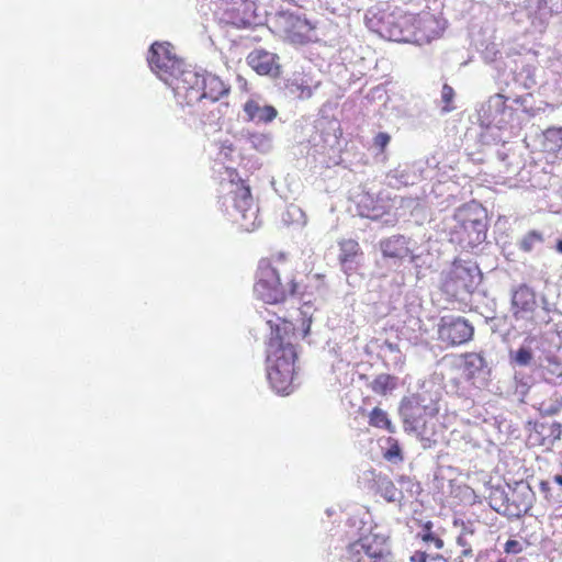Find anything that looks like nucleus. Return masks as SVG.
<instances>
[{
    "label": "nucleus",
    "instance_id": "1",
    "mask_svg": "<svg viewBox=\"0 0 562 562\" xmlns=\"http://www.w3.org/2000/svg\"><path fill=\"white\" fill-rule=\"evenodd\" d=\"M267 324L271 328L266 359L268 380L278 393L289 394L293 390L296 374L297 353L290 340L294 327L284 317H278L277 322L268 319Z\"/></svg>",
    "mask_w": 562,
    "mask_h": 562
},
{
    "label": "nucleus",
    "instance_id": "2",
    "mask_svg": "<svg viewBox=\"0 0 562 562\" xmlns=\"http://www.w3.org/2000/svg\"><path fill=\"white\" fill-rule=\"evenodd\" d=\"M254 293L262 302L282 304L300 293L296 274L288 268L286 255L278 252L258 261Z\"/></svg>",
    "mask_w": 562,
    "mask_h": 562
},
{
    "label": "nucleus",
    "instance_id": "3",
    "mask_svg": "<svg viewBox=\"0 0 562 562\" xmlns=\"http://www.w3.org/2000/svg\"><path fill=\"white\" fill-rule=\"evenodd\" d=\"M229 181L222 182V195L220 202L227 210V203L233 202L235 214L232 215L233 221L243 229L250 231L256 226L258 217V207L254 202L250 187L238 177L236 170H228Z\"/></svg>",
    "mask_w": 562,
    "mask_h": 562
},
{
    "label": "nucleus",
    "instance_id": "4",
    "mask_svg": "<svg viewBox=\"0 0 562 562\" xmlns=\"http://www.w3.org/2000/svg\"><path fill=\"white\" fill-rule=\"evenodd\" d=\"M453 218L456 225L451 231L452 240L468 247H475L485 240L487 224L484 210L480 205L464 204L456 211Z\"/></svg>",
    "mask_w": 562,
    "mask_h": 562
},
{
    "label": "nucleus",
    "instance_id": "5",
    "mask_svg": "<svg viewBox=\"0 0 562 562\" xmlns=\"http://www.w3.org/2000/svg\"><path fill=\"white\" fill-rule=\"evenodd\" d=\"M479 267L472 262L454 260L443 272L440 290L452 300L473 293L480 281Z\"/></svg>",
    "mask_w": 562,
    "mask_h": 562
},
{
    "label": "nucleus",
    "instance_id": "6",
    "mask_svg": "<svg viewBox=\"0 0 562 562\" xmlns=\"http://www.w3.org/2000/svg\"><path fill=\"white\" fill-rule=\"evenodd\" d=\"M416 15L403 11L383 13L379 19L376 32L381 37L394 42H409L416 37Z\"/></svg>",
    "mask_w": 562,
    "mask_h": 562
},
{
    "label": "nucleus",
    "instance_id": "7",
    "mask_svg": "<svg viewBox=\"0 0 562 562\" xmlns=\"http://www.w3.org/2000/svg\"><path fill=\"white\" fill-rule=\"evenodd\" d=\"M390 553L387 539L384 536L367 533L347 546L345 560L347 562H364L367 557L370 562H385Z\"/></svg>",
    "mask_w": 562,
    "mask_h": 562
},
{
    "label": "nucleus",
    "instance_id": "8",
    "mask_svg": "<svg viewBox=\"0 0 562 562\" xmlns=\"http://www.w3.org/2000/svg\"><path fill=\"white\" fill-rule=\"evenodd\" d=\"M180 103L191 105L203 99L202 75L182 65L166 81Z\"/></svg>",
    "mask_w": 562,
    "mask_h": 562
},
{
    "label": "nucleus",
    "instance_id": "9",
    "mask_svg": "<svg viewBox=\"0 0 562 562\" xmlns=\"http://www.w3.org/2000/svg\"><path fill=\"white\" fill-rule=\"evenodd\" d=\"M276 31L294 44H305L311 41L315 25L312 24L305 16L282 11L274 18Z\"/></svg>",
    "mask_w": 562,
    "mask_h": 562
},
{
    "label": "nucleus",
    "instance_id": "10",
    "mask_svg": "<svg viewBox=\"0 0 562 562\" xmlns=\"http://www.w3.org/2000/svg\"><path fill=\"white\" fill-rule=\"evenodd\" d=\"M438 339L447 347H456L472 340L474 327L462 316H441L437 329Z\"/></svg>",
    "mask_w": 562,
    "mask_h": 562
},
{
    "label": "nucleus",
    "instance_id": "11",
    "mask_svg": "<svg viewBox=\"0 0 562 562\" xmlns=\"http://www.w3.org/2000/svg\"><path fill=\"white\" fill-rule=\"evenodd\" d=\"M254 8L250 0H222L215 14L221 23L243 29L251 24Z\"/></svg>",
    "mask_w": 562,
    "mask_h": 562
},
{
    "label": "nucleus",
    "instance_id": "12",
    "mask_svg": "<svg viewBox=\"0 0 562 562\" xmlns=\"http://www.w3.org/2000/svg\"><path fill=\"white\" fill-rule=\"evenodd\" d=\"M147 60L150 69L164 82L183 65L182 60L172 54L170 44L159 42L150 46Z\"/></svg>",
    "mask_w": 562,
    "mask_h": 562
},
{
    "label": "nucleus",
    "instance_id": "13",
    "mask_svg": "<svg viewBox=\"0 0 562 562\" xmlns=\"http://www.w3.org/2000/svg\"><path fill=\"white\" fill-rule=\"evenodd\" d=\"M537 310L538 302L533 290L526 284L518 285L513 291L510 301V311L514 319L535 324Z\"/></svg>",
    "mask_w": 562,
    "mask_h": 562
},
{
    "label": "nucleus",
    "instance_id": "14",
    "mask_svg": "<svg viewBox=\"0 0 562 562\" xmlns=\"http://www.w3.org/2000/svg\"><path fill=\"white\" fill-rule=\"evenodd\" d=\"M406 432L426 434L427 407L417 401H404L400 408Z\"/></svg>",
    "mask_w": 562,
    "mask_h": 562
},
{
    "label": "nucleus",
    "instance_id": "15",
    "mask_svg": "<svg viewBox=\"0 0 562 562\" xmlns=\"http://www.w3.org/2000/svg\"><path fill=\"white\" fill-rule=\"evenodd\" d=\"M380 250L384 259H391L394 262H402L409 258L414 261L415 256L409 247V238L404 235L396 234L383 238L379 243Z\"/></svg>",
    "mask_w": 562,
    "mask_h": 562
},
{
    "label": "nucleus",
    "instance_id": "16",
    "mask_svg": "<svg viewBox=\"0 0 562 562\" xmlns=\"http://www.w3.org/2000/svg\"><path fill=\"white\" fill-rule=\"evenodd\" d=\"M562 436V425L557 422L536 424L528 440L533 447L550 450Z\"/></svg>",
    "mask_w": 562,
    "mask_h": 562
},
{
    "label": "nucleus",
    "instance_id": "17",
    "mask_svg": "<svg viewBox=\"0 0 562 562\" xmlns=\"http://www.w3.org/2000/svg\"><path fill=\"white\" fill-rule=\"evenodd\" d=\"M247 63L258 75L279 76L280 66L277 63V56L270 52L255 49L248 54Z\"/></svg>",
    "mask_w": 562,
    "mask_h": 562
},
{
    "label": "nucleus",
    "instance_id": "18",
    "mask_svg": "<svg viewBox=\"0 0 562 562\" xmlns=\"http://www.w3.org/2000/svg\"><path fill=\"white\" fill-rule=\"evenodd\" d=\"M460 358L459 370L461 376L470 384L475 385V380L483 373L486 367L484 357L477 352H465Z\"/></svg>",
    "mask_w": 562,
    "mask_h": 562
},
{
    "label": "nucleus",
    "instance_id": "19",
    "mask_svg": "<svg viewBox=\"0 0 562 562\" xmlns=\"http://www.w3.org/2000/svg\"><path fill=\"white\" fill-rule=\"evenodd\" d=\"M244 112L248 121L255 123H270L277 115L278 111L272 105H261L258 101L250 99L244 104Z\"/></svg>",
    "mask_w": 562,
    "mask_h": 562
},
{
    "label": "nucleus",
    "instance_id": "20",
    "mask_svg": "<svg viewBox=\"0 0 562 562\" xmlns=\"http://www.w3.org/2000/svg\"><path fill=\"white\" fill-rule=\"evenodd\" d=\"M202 80L201 92H203V99H210L214 102L228 93V87L220 77L206 74L202 75Z\"/></svg>",
    "mask_w": 562,
    "mask_h": 562
},
{
    "label": "nucleus",
    "instance_id": "21",
    "mask_svg": "<svg viewBox=\"0 0 562 562\" xmlns=\"http://www.w3.org/2000/svg\"><path fill=\"white\" fill-rule=\"evenodd\" d=\"M398 386V378L389 373H380L373 378L369 387L380 396H387Z\"/></svg>",
    "mask_w": 562,
    "mask_h": 562
},
{
    "label": "nucleus",
    "instance_id": "22",
    "mask_svg": "<svg viewBox=\"0 0 562 562\" xmlns=\"http://www.w3.org/2000/svg\"><path fill=\"white\" fill-rule=\"evenodd\" d=\"M339 255L338 260L341 265L353 262L362 255L361 247L356 239L344 238L338 241Z\"/></svg>",
    "mask_w": 562,
    "mask_h": 562
},
{
    "label": "nucleus",
    "instance_id": "23",
    "mask_svg": "<svg viewBox=\"0 0 562 562\" xmlns=\"http://www.w3.org/2000/svg\"><path fill=\"white\" fill-rule=\"evenodd\" d=\"M538 409L542 415L552 416L558 414L562 409V393L552 389L539 403Z\"/></svg>",
    "mask_w": 562,
    "mask_h": 562
},
{
    "label": "nucleus",
    "instance_id": "24",
    "mask_svg": "<svg viewBox=\"0 0 562 562\" xmlns=\"http://www.w3.org/2000/svg\"><path fill=\"white\" fill-rule=\"evenodd\" d=\"M369 425L374 428L384 429L391 434L395 432V427L392 424L387 413L379 406L373 407L370 412Z\"/></svg>",
    "mask_w": 562,
    "mask_h": 562
},
{
    "label": "nucleus",
    "instance_id": "25",
    "mask_svg": "<svg viewBox=\"0 0 562 562\" xmlns=\"http://www.w3.org/2000/svg\"><path fill=\"white\" fill-rule=\"evenodd\" d=\"M542 234L538 231L528 232L519 241L520 250L529 252L533 249L535 245L542 241Z\"/></svg>",
    "mask_w": 562,
    "mask_h": 562
},
{
    "label": "nucleus",
    "instance_id": "26",
    "mask_svg": "<svg viewBox=\"0 0 562 562\" xmlns=\"http://www.w3.org/2000/svg\"><path fill=\"white\" fill-rule=\"evenodd\" d=\"M528 495H529V493H527V495H522V497H524L522 502L520 504H518V505H515L514 509H512L510 506L508 505L503 510V513L508 515V516H515V517H521L525 514H527L528 510L531 507V502L529 499H527Z\"/></svg>",
    "mask_w": 562,
    "mask_h": 562
},
{
    "label": "nucleus",
    "instance_id": "27",
    "mask_svg": "<svg viewBox=\"0 0 562 562\" xmlns=\"http://www.w3.org/2000/svg\"><path fill=\"white\" fill-rule=\"evenodd\" d=\"M431 528H432L431 521H427L424 525V532L419 533L418 537H420V539L424 542H427V543L432 542L437 549H441L443 547V540L441 538H439L438 536H436L431 531Z\"/></svg>",
    "mask_w": 562,
    "mask_h": 562
},
{
    "label": "nucleus",
    "instance_id": "28",
    "mask_svg": "<svg viewBox=\"0 0 562 562\" xmlns=\"http://www.w3.org/2000/svg\"><path fill=\"white\" fill-rule=\"evenodd\" d=\"M454 90L451 86L448 83H445L441 89V99L443 102L442 111L443 112H451L454 110L453 105V99H454Z\"/></svg>",
    "mask_w": 562,
    "mask_h": 562
},
{
    "label": "nucleus",
    "instance_id": "29",
    "mask_svg": "<svg viewBox=\"0 0 562 562\" xmlns=\"http://www.w3.org/2000/svg\"><path fill=\"white\" fill-rule=\"evenodd\" d=\"M513 359L516 364L525 367L530 364L532 360V352L529 348L521 347L515 352Z\"/></svg>",
    "mask_w": 562,
    "mask_h": 562
},
{
    "label": "nucleus",
    "instance_id": "30",
    "mask_svg": "<svg viewBox=\"0 0 562 562\" xmlns=\"http://www.w3.org/2000/svg\"><path fill=\"white\" fill-rule=\"evenodd\" d=\"M382 496L387 501V502H394L395 498H396V487L394 485V483L391 481V480H384L382 482Z\"/></svg>",
    "mask_w": 562,
    "mask_h": 562
},
{
    "label": "nucleus",
    "instance_id": "31",
    "mask_svg": "<svg viewBox=\"0 0 562 562\" xmlns=\"http://www.w3.org/2000/svg\"><path fill=\"white\" fill-rule=\"evenodd\" d=\"M391 142V136L385 132L378 133L373 138V145L383 154Z\"/></svg>",
    "mask_w": 562,
    "mask_h": 562
},
{
    "label": "nucleus",
    "instance_id": "32",
    "mask_svg": "<svg viewBox=\"0 0 562 562\" xmlns=\"http://www.w3.org/2000/svg\"><path fill=\"white\" fill-rule=\"evenodd\" d=\"M522 550H524L522 544L518 540H515V539L507 540L504 546V551L507 554H518V553L522 552Z\"/></svg>",
    "mask_w": 562,
    "mask_h": 562
},
{
    "label": "nucleus",
    "instance_id": "33",
    "mask_svg": "<svg viewBox=\"0 0 562 562\" xmlns=\"http://www.w3.org/2000/svg\"><path fill=\"white\" fill-rule=\"evenodd\" d=\"M384 458L389 461H392L393 459L402 460V451L397 443H394L384 453Z\"/></svg>",
    "mask_w": 562,
    "mask_h": 562
},
{
    "label": "nucleus",
    "instance_id": "34",
    "mask_svg": "<svg viewBox=\"0 0 562 562\" xmlns=\"http://www.w3.org/2000/svg\"><path fill=\"white\" fill-rule=\"evenodd\" d=\"M301 314L303 315V322H302V325L304 327L303 336L306 337L311 330L312 315L307 316V311H305V310H302Z\"/></svg>",
    "mask_w": 562,
    "mask_h": 562
},
{
    "label": "nucleus",
    "instance_id": "35",
    "mask_svg": "<svg viewBox=\"0 0 562 562\" xmlns=\"http://www.w3.org/2000/svg\"><path fill=\"white\" fill-rule=\"evenodd\" d=\"M330 124L333 125V132H334V137L336 139V142L338 143L339 139L341 138L342 136V128H341V125L340 123L337 121V120H333L330 122Z\"/></svg>",
    "mask_w": 562,
    "mask_h": 562
},
{
    "label": "nucleus",
    "instance_id": "36",
    "mask_svg": "<svg viewBox=\"0 0 562 562\" xmlns=\"http://www.w3.org/2000/svg\"><path fill=\"white\" fill-rule=\"evenodd\" d=\"M294 85L296 86V89L300 91V95L301 97H303V98L312 97L313 89L311 87L303 86V85H297L296 82Z\"/></svg>",
    "mask_w": 562,
    "mask_h": 562
},
{
    "label": "nucleus",
    "instance_id": "37",
    "mask_svg": "<svg viewBox=\"0 0 562 562\" xmlns=\"http://www.w3.org/2000/svg\"><path fill=\"white\" fill-rule=\"evenodd\" d=\"M428 554L425 551H415L411 557V562H426Z\"/></svg>",
    "mask_w": 562,
    "mask_h": 562
},
{
    "label": "nucleus",
    "instance_id": "38",
    "mask_svg": "<svg viewBox=\"0 0 562 562\" xmlns=\"http://www.w3.org/2000/svg\"><path fill=\"white\" fill-rule=\"evenodd\" d=\"M555 249L558 252L562 254V239L557 241Z\"/></svg>",
    "mask_w": 562,
    "mask_h": 562
},
{
    "label": "nucleus",
    "instance_id": "39",
    "mask_svg": "<svg viewBox=\"0 0 562 562\" xmlns=\"http://www.w3.org/2000/svg\"><path fill=\"white\" fill-rule=\"evenodd\" d=\"M553 481L559 484L560 486H562V475L558 474L553 477Z\"/></svg>",
    "mask_w": 562,
    "mask_h": 562
},
{
    "label": "nucleus",
    "instance_id": "40",
    "mask_svg": "<svg viewBox=\"0 0 562 562\" xmlns=\"http://www.w3.org/2000/svg\"><path fill=\"white\" fill-rule=\"evenodd\" d=\"M303 307H306L307 310H310L311 305L308 303H305Z\"/></svg>",
    "mask_w": 562,
    "mask_h": 562
},
{
    "label": "nucleus",
    "instance_id": "41",
    "mask_svg": "<svg viewBox=\"0 0 562 562\" xmlns=\"http://www.w3.org/2000/svg\"><path fill=\"white\" fill-rule=\"evenodd\" d=\"M546 486H547V483L542 482V483H541V487H542V490H543Z\"/></svg>",
    "mask_w": 562,
    "mask_h": 562
}]
</instances>
